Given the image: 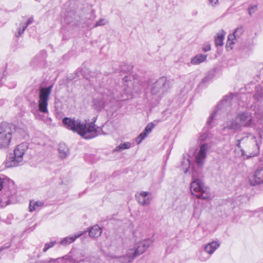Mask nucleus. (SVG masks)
<instances>
[{"mask_svg": "<svg viewBox=\"0 0 263 263\" xmlns=\"http://www.w3.org/2000/svg\"><path fill=\"white\" fill-rule=\"evenodd\" d=\"M132 77L126 76L123 79V84L116 90L111 92L106 90L103 92L102 96L93 100V106L96 109L101 110L110 103L118 101H124L132 98L133 97L134 85L132 80Z\"/></svg>", "mask_w": 263, "mask_h": 263, "instance_id": "1", "label": "nucleus"}, {"mask_svg": "<svg viewBox=\"0 0 263 263\" xmlns=\"http://www.w3.org/2000/svg\"><path fill=\"white\" fill-rule=\"evenodd\" d=\"M63 123L66 128L74 132H77L83 138L89 139L102 134L100 127H96L93 122H82L80 120H74L65 117Z\"/></svg>", "mask_w": 263, "mask_h": 263, "instance_id": "2", "label": "nucleus"}, {"mask_svg": "<svg viewBox=\"0 0 263 263\" xmlns=\"http://www.w3.org/2000/svg\"><path fill=\"white\" fill-rule=\"evenodd\" d=\"M237 146L240 148L242 155L251 157L259 153V146L255 137L249 135L237 140Z\"/></svg>", "mask_w": 263, "mask_h": 263, "instance_id": "3", "label": "nucleus"}, {"mask_svg": "<svg viewBox=\"0 0 263 263\" xmlns=\"http://www.w3.org/2000/svg\"><path fill=\"white\" fill-rule=\"evenodd\" d=\"M152 242V240L148 239L137 243L134 249L128 250L125 255L120 257V261L121 263H128L133 261L136 257L144 253Z\"/></svg>", "mask_w": 263, "mask_h": 263, "instance_id": "4", "label": "nucleus"}, {"mask_svg": "<svg viewBox=\"0 0 263 263\" xmlns=\"http://www.w3.org/2000/svg\"><path fill=\"white\" fill-rule=\"evenodd\" d=\"M190 191L192 194L198 198L208 199L211 196L209 189L205 185L201 179L196 178L195 173L192 175Z\"/></svg>", "mask_w": 263, "mask_h": 263, "instance_id": "5", "label": "nucleus"}, {"mask_svg": "<svg viewBox=\"0 0 263 263\" xmlns=\"http://www.w3.org/2000/svg\"><path fill=\"white\" fill-rule=\"evenodd\" d=\"M171 88L170 83L166 77H162L148 84V88L152 96L160 98Z\"/></svg>", "mask_w": 263, "mask_h": 263, "instance_id": "6", "label": "nucleus"}, {"mask_svg": "<svg viewBox=\"0 0 263 263\" xmlns=\"http://www.w3.org/2000/svg\"><path fill=\"white\" fill-rule=\"evenodd\" d=\"M28 149L27 143H22L18 145L13 151V156L10 157L5 162V166L7 168L15 167L23 160V156Z\"/></svg>", "mask_w": 263, "mask_h": 263, "instance_id": "7", "label": "nucleus"}, {"mask_svg": "<svg viewBox=\"0 0 263 263\" xmlns=\"http://www.w3.org/2000/svg\"><path fill=\"white\" fill-rule=\"evenodd\" d=\"M52 86L41 87L39 90V100L38 101L39 110L42 113L47 114L49 97L51 92Z\"/></svg>", "mask_w": 263, "mask_h": 263, "instance_id": "8", "label": "nucleus"}, {"mask_svg": "<svg viewBox=\"0 0 263 263\" xmlns=\"http://www.w3.org/2000/svg\"><path fill=\"white\" fill-rule=\"evenodd\" d=\"M12 131L9 125L6 123L0 124V148L8 147L12 139Z\"/></svg>", "mask_w": 263, "mask_h": 263, "instance_id": "9", "label": "nucleus"}, {"mask_svg": "<svg viewBox=\"0 0 263 263\" xmlns=\"http://www.w3.org/2000/svg\"><path fill=\"white\" fill-rule=\"evenodd\" d=\"M231 100L232 97L231 96H227L217 104L214 111L211 114L208 119L207 124L209 126H212L213 121L217 115L220 114L221 112L228 110V108L230 106Z\"/></svg>", "mask_w": 263, "mask_h": 263, "instance_id": "10", "label": "nucleus"}, {"mask_svg": "<svg viewBox=\"0 0 263 263\" xmlns=\"http://www.w3.org/2000/svg\"><path fill=\"white\" fill-rule=\"evenodd\" d=\"M211 145L209 143H201L200 148L195 154V160L199 166L203 165L206 156L207 152L210 149Z\"/></svg>", "mask_w": 263, "mask_h": 263, "instance_id": "11", "label": "nucleus"}, {"mask_svg": "<svg viewBox=\"0 0 263 263\" xmlns=\"http://www.w3.org/2000/svg\"><path fill=\"white\" fill-rule=\"evenodd\" d=\"M250 183L255 185L263 183V166L258 167L250 179Z\"/></svg>", "mask_w": 263, "mask_h": 263, "instance_id": "12", "label": "nucleus"}, {"mask_svg": "<svg viewBox=\"0 0 263 263\" xmlns=\"http://www.w3.org/2000/svg\"><path fill=\"white\" fill-rule=\"evenodd\" d=\"M235 117L239 124L240 128L241 126H249L252 124V117L246 113H240Z\"/></svg>", "mask_w": 263, "mask_h": 263, "instance_id": "13", "label": "nucleus"}, {"mask_svg": "<svg viewBox=\"0 0 263 263\" xmlns=\"http://www.w3.org/2000/svg\"><path fill=\"white\" fill-rule=\"evenodd\" d=\"M226 129L231 130L234 132L240 129L239 124L238 123L236 117L231 119H228L227 121L223 123V129Z\"/></svg>", "mask_w": 263, "mask_h": 263, "instance_id": "14", "label": "nucleus"}, {"mask_svg": "<svg viewBox=\"0 0 263 263\" xmlns=\"http://www.w3.org/2000/svg\"><path fill=\"white\" fill-rule=\"evenodd\" d=\"M149 193L142 191L140 193H137L135 195L138 202L142 205H148L151 203V198L148 197Z\"/></svg>", "mask_w": 263, "mask_h": 263, "instance_id": "15", "label": "nucleus"}, {"mask_svg": "<svg viewBox=\"0 0 263 263\" xmlns=\"http://www.w3.org/2000/svg\"><path fill=\"white\" fill-rule=\"evenodd\" d=\"M155 125L153 123H148L145 127L144 131L141 133L136 139L137 144H140L147 136L148 134L152 132V129L154 128Z\"/></svg>", "mask_w": 263, "mask_h": 263, "instance_id": "16", "label": "nucleus"}, {"mask_svg": "<svg viewBox=\"0 0 263 263\" xmlns=\"http://www.w3.org/2000/svg\"><path fill=\"white\" fill-rule=\"evenodd\" d=\"M220 246V243L218 241H213L208 243L204 247V251L210 255L213 254L214 251Z\"/></svg>", "mask_w": 263, "mask_h": 263, "instance_id": "17", "label": "nucleus"}, {"mask_svg": "<svg viewBox=\"0 0 263 263\" xmlns=\"http://www.w3.org/2000/svg\"><path fill=\"white\" fill-rule=\"evenodd\" d=\"M83 233H78L72 236H69L64 238L60 242V244L62 246H67L75 241V240L81 236Z\"/></svg>", "mask_w": 263, "mask_h": 263, "instance_id": "18", "label": "nucleus"}, {"mask_svg": "<svg viewBox=\"0 0 263 263\" xmlns=\"http://www.w3.org/2000/svg\"><path fill=\"white\" fill-rule=\"evenodd\" d=\"M102 233V230L98 225L91 227L89 232V235L90 237L97 238L99 237Z\"/></svg>", "mask_w": 263, "mask_h": 263, "instance_id": "19", "label": "nucleus"}, {"mask_svg": "<svg viewBox=\"0 0 263 263\" xmlns=\"http://www.w3.org/2000/svg\"><path fill=\"white\" fill-rule=\"evenodd\" d=\"M207 58V55L199 54L193 57L191 60L192 65H197L204 62Z\"/></svg>", "mask_w": 263, "mask_h": 263, "instance_id": "20", "label": "nucleus"}, {"mask_svg": "<svg viewBox=\"0 0 263 263\" xmlns=\"http://www.w3.org/2000/svg\"><path fill=\"white\" fill-rule=\"evenodd\" d=\"M9 195V192H7L6 194L0 195L1 207H5L7 205L9 204L10 203H11Z\"/></svg>", "mask_w": 263, "mask_h": 263, "instance_id": "21", "label": "nucleus"}, {"mask_svg": "<svg viewBox=\"0 0 263 263\" xmlns=\"http://www.w3.org/2000/svg\"><path fill=\"white\" fill-rule=\"evenodd\" d=\"M59 152L60 157L62 159H64L68 156L69 149L64 143H61L59 146Z\"/></svg>", "mask_w": 263, "mask_h": 263, "instance_id": "22", "label": "nucleus"}, {"mask_svg": "<svg viewBox=\"0 0 263 263\" xmlns=\"http://www.w3.org/2000/svg\"><path fill=\"white\" fill-rule=\"evenodd\" d=\"M226 34V33L223 30H221L218 34L217 36L215 39V43L217 46H221L223 45V41L224 39V35Z\"/></svg>", "mask_w": 263, "mask_h": 263, "instance_id": "23", "label": "nucleus"}, {"mask_svg": "<svg viewBox=\"0 0 263 263\" xmlns=\"http://www.w3.org/2000/svg\"><path fill=\"white\" fill-rule=\"evenodd\" d=\"M44 205V203L42 201H31L29 204V209L30 212H33L37 210L38 208L41 207Z\"/></svg>", "mask_w": 263, "mask_h": 263, "instance_id": "24", "label": "nucleus"}, {"mask_svg": "<svg viewBox=\"0 0 263 263\" xmlns=\"http://www.w3.org/2000/svg\"><path fill=\"white\" fill-rule=\"evenodd\" d=\"M191 164L190 160L189 158H183L182 161L181 163V167L184 171V173L186 174L190 167Z\"/></svg>", "mask_w": 263, "mask_h": 263, "instance_id": "25", "label": "nucleus"}, {"mask_svg": "<svg viewBox=\"0 0 263 263\" xmlns=\"http://www.w3.org/2000/svg\"><path fill=\"white\" fill-rule=\"evenodd\" d=\"M131 146V143L129 142H126L123 143H121L115 149V151L120 152L123 149H128Z\"/></svg>", "mask_w": 263, "mask_h": 263, "instance_id": "26", "label": "nucleus"}, {"mask_svg": "<svg viewBox=\"0 0 263 263\" xmlns=\"http://www.w3.org/2000/svg\"><path fill=\"white\" fill-rule=\"evenodd\" d=\"M26 28L27 25H24L23 23H21L17 28V32L15 33V36L17 37L21 36Z\"/></svg>", "mask_w": 263, "mask_h": 263, "instance_id": "27", "label": "nucleus"}, {"mask_svg": "<svg viewBox=\"0 0 263 263\" xmlns=\"http://www.w3.org/2000/svg\"><path fill=\"white\" fill-rule=\"evenodd\" d=\"M237 39V37H236L233 33L228 35L227 45L230 44L231 49L233 48V47L231 46L235 44V41H236Z\"/></svg>", "mask_w": 263, "mask_h": 263, "instance_id": "28", "label": "nucleus"}, {"mask_svg": "<svg viewBox=\"0 0 263 263\" xmlns=\"http://www.w3.org/2000/svg\"><path fill=\"white\" fill-rule=\"evenodd\" d=\"M243 27L240 26L237 27L233 32V34L237 37V38H239V36L243 33Z\"/></svg>", "mask_w": 263, "mask_h": 263, "instance_id": "29", "label": "nucleus"}, {"mask_svg": "<svg viewBox=\"0 0 263 263\" xmlns=\"http://www.w3.org/2000/svg\"><path fill=\"white\" fill-rule=\"evenodd\" d=\"M108 23L107 20L105 18H101L99 21H98L95 25H94V27H97L101 26H104Z\"/></svg>", "mask_w": 263, "mask_h": 263, "instance_id": "30", "label": "nucleus"}, {"mask_svg": "<svg viewBox=\"0 0 263 263\" xmlns=\"http://www.w3.org/2000/svg\"><path fill=\"white\" fill-rule=\"evenodd\" d=\"M211 138L210 135L208 133H204L201 134L199 137V140L201 142L206 141Z\"/></svg>", "mask_w": 263, "mask_h": 263, "instance_id": "31", "label": "nucleus"}, {"mask_svg": "<svg viewBox=\"0 0 263 263\" xmlns=\"http://www.w3.org/2000/svg\"><path fill=\"white\" fill-rule=\"evenodd\" d=\"M56 243L55 241H51L49 243H46L44 245V248L43 249V252H46L48 249L53 247V246Z\"/></svg>", "mask_w": 263, "mask_h": 263, "instance_id": "32", "label": "nucleus"}, {"mask_svg": "<svg viewBox=\"0 0 263 263\" xmlns=\"http://www.w3.org/2000/svg\"><path fill=\"white\" fill-rule=\"evenodd\" d=\"M84 260L82 259L80 260L73 259L70 258H66L65 260V263H80L81 262H83Z\"/></svg>", "mask_w": 263, "mask_h": 263, "instance_id": "33", "label": "nucleus"}, {"mask_svg": "<svg viewBox=\"0 0 263 263\" xmlns=\"http://www.w3.org/2000/svg\"><path fill=\"white\" fill-rule=\"evenodd\" d=\"M257 9V7L256 5L251 6L248 8L249 13L250 15H251L253 13H254Z\"/></svg>", "mask_w": 263, "mask_h": 263, "instance_id": "34", "label": "nucleus"}, {"mask_svg": "<svg viewBox=\"0 0 263 263\" xmlns=\"http://www.w3.org/2000/svg\"><path fill=\"white\" fill-rule=\"evenodd\" d=\"M5 178L4 177H1L0 176V191L3 188L4 186V183L5 180Z\"/></svg>", "mask_w": 263, "mask_h": 263, "instance_id": "35", "label": "nucleus"}, {"mask_svg": "<svg viewBox=\"0 0 263 263\" xmlns=\"http://www.w3.org/2000/svg\"><path fill=\"white\" fill-rule=\"evenodd\" d=\"M33 17H31L28 20L27 22L26 23H23V24L24 25H27V27L30 24H31L33 23Z\"/></svg>", "mask_w": 263, "mask_h": 263, "instance_id": "36", "label": "nucleus"}, {"mask_svg": "<svg viewBox=\"0 0 263 263\" xmlns=\"http://www.w3.org/2000/svg\"><path fill=\"white\" fill-rule=\"evenodd\" d=\"M211 50L210 45H205L203 47V50L205 52L210 51Z\"/></svg>", "mask_w": 263, "mask_h": 263, "instance_id": "37", "label": "nucleus"}, {"mask_svg": "<svg viewBox=\"0 0 263 263\" xmlns=\"http://www.w3.org/2000/svg\"><path fill=\"white\" fill-rule=\"evenodd\" d=\"M209 257H200V259L202 261H206L208 259H209Z\"/></svg>", "mask_w": 263, "mask_h": 263, "instance_id": "38", "label": "nucleus"}, {"mask_svg": "<svg viewBox=\"0 0 263 263\" xmlns=\"http://www.w3.org/2000/svg\"><path fill=\"white\" fill-rule=\"evenodd\" d=\"M211 4H216L218 2V0H209Z\"/></svg>", "mask_w": 263, "mask_h": 263, "instance_id": "39", "label": "nucleus"}, {"mask_svg": "<svg viewBox=\"0 0 263 263\" xmlns=\"http://www.w3.org/2000/svg\"><path fill=\"white\" fill-rule=\"evenodd\" d=\"M9 246H7V247H2L1 249H0V252L4 249H7L9 247Z\"/></svg>", "mask_w": 263, "mask_h": 263, "instance_id": "40", "label": "nucleus"}, {"mask_svg": "<svg viewBox=\"0 0 263 263\" xmlns=\"http://www.w3.org/2000/svg\"><path fill=\"white\" fill-rule=\"evenodd\" d=\"M195 210H196V209H195V210H194V213H193V215H194V216H195Z\"/></svg>", "mask_w": 263, "mask_h": 263, "instance_id": "41", "label": "nucleus"}]
</instances>
